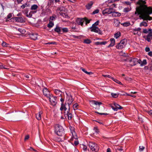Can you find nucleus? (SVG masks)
Here are the masks:
<instances>
[{"label":"nucleus","mask_w":152,"mask_h":152,"mask_svg":"<svg viewBox=\"0 0 152 152\" xmlns=\"http://www.w3.org/2000/svg\"><path fill=\"white\" fill-rule=\"evenodd\" d=\"M146 2L143 0H138L137 4L139 6L136 8L135 14L137 13L140 15L139 17L144 20H152V17L149 15L152 14V7H148L145 4Z\"/></svg>","instance_id":"obj_1"},{"label":"nucleus","mask_w":152,"mask_h":152,"mask_svg":"<svg viewBox=\"0 0 152 152\" xmlns=\"http://www.w3.org/2000/svg\"><path fill=\"white\" fill-rule=\"evenodd\" d=\"M55 133L59 136L64 135L65 132L63 127L59 124H57L55 126Z\"/></svg>","instance_id":"obj_2"},{"label":"nucleus","mask_w":152,"mask_h":152,"mask_svg":"<svg viewBox=\"0 0 152 152\" xmlns=\"http://www.w3.org/2000/svg\"><path fill=\"white\" fill-rule=\"evenodd\" d=\"M67 95L66 100V104L67 103L68 105L69 110V106L70 105L72 104V103L73 101V99H72V96L71 95L69 94H67L66 93Z\"/></svg>","instance_id":"obj_3"},{"label":"nucleus","mask_w":152,"mask_h":152,"mask_svg":"<svg viewBox=\"0 0 152 152\" xmlns=\"http://www.w3.org/2000/svg\"><path fill=\"white\" fill-rule=\"evenodd\" d=\"M88 145L89 147L92 151H97L98 150L99 148L97 145L94 143L89 142Z\"/></svg>","instance_id":"obj_4"},{"label":"nucleus","mask_w":152,"mask_h":152,"mask_svg":"<svg viewBox=\"0 0 152 152\" xmlns=\"http://www.w3.org/2000/svg\"><path fill=\"white\" fill-rule=\"evenodd\" d=\"M90 104L92 106H93L94 105H95L96 106V107H94L96 109H99L100 105L102 104V103L101 102H98L97 101L94 100L90 101Z\"/></svg>","instance_id":"obj_5"},{"label":"nucleus","mask_w":152,"mask_h":152,"mask_svg":"<svg viewBox=\"0 0 152 152\" xmlns=\"http://www.w3.org/2000/svg\"><path fill=\"white\" fill-rule=\"evenodd\" d=\"M48 98L52 105L53 106L56 105L57 103L56 97L50 96Z\"/></svg>","instance_id":"obj_6"},{"label":"nucleus","mask_w":152,"mask_h":152,"mask_svg":"<svg viewBox=\"0 0 152 152\" xmlns=\"http://www.w3.org/2000/svg\"><path fill=\"white\" fill-rule=\"evenodd\" d=\"M125 42L126 40L125 39L121 40V42L116 46V48L118 49H122L125 46L126 44Z\"/></svg>","instance_id":"obj_7"},{"label":"nucleus","mask_w":152,"mask_h":152,"mask_svg":"<svg viewBox=\"0 0 152 152\" xmlns=\"http://www.w3.org/2000/svg\"><path fill=\"white\" fill-rule=\"evenodd\" d=\"M94 25H92L91 27L90 28L91 31L98 33L99 34H101L102 32L100 29L96 26H94Z\"/></svg>","instance_id":"obj_8"},{"label":"nucleus","mask_w":152,"mask_h":152,"mask_svg":"<svg viewBox=\"0 0 152 152\" xmlns=\"http://www.w3.org/2000/svg\"><path fill=\"white\" fill-rule=\"evenodd\" d=\"M70 129L71 130V133L72 134V137L70 139L71 141H72L73 140V138L75 139H77V136L76 134V133L74 131V128L71 127H70Z\"/></svg>","instance_id":"obj_9"},{"label":"nucleus","mask_w":152,"mask_h":152,"mask_svg":"<svg viewBox=\"0 0 152 152\" xmlns=\"http://www.w3.org/2000/svg\"><path fill=\"white\" fill-rule=\"evenodd\" d=\"M111 107L115 111H117L118 110L121 109L123 108L122 107L116 103H114V106H111Z\"/></svg>","instance_id":"obj_10"},{"label":"nucleus","mask_w":152,"mask_h":152,"mask_svg":"<svg viewBox=\"0 0 152 152\" xmlns=\"http://www.w3.org/2000/svg\"><path fill=\"white\" fill-rule=\"evenodd\" d=\"M138 59L137 58H133L130 59L129 61L130 63V65L131 66L135 65L138 63Z\"/></svg>","instance_id":"obj_11"},{"label":"nucleus","mask_w":152,"mask_h":152,"mask_svg":"<svg viewBox=\"0 0 152 152\" xmlns=\"http://www.w3.org/2000/svg\"><path fill=\"white\" fill-rule=\"evenodd\" d=\"M69 111L68 109L66 111H65L64 115L65 117H67L69 120H71L72 118V114L69 113Z\"/></svg>","instance_id":"obj_12"},{"label":"nucleus","mask_w":152,"mask_h":152,"mask_svg":"<svg viewBox=\"0 0 152 152\" xmlns=\"http://www.w3.org/2000/svg\"><path fill=\"white\" fill-rule=\"evenodd\" d=\"M85 19L83 18H78L77 20L76 21L77 23L79 25H81V26H83V23L85 21Z\"/></svg>","instance_id":"obj_13"},{"label":"nucleus","mask_w":152,"mask_h":152,"mask_svg":"<svg viewBox=\"0 0 152 152\" xmlns=\"http://www.w3.org/2000/svg\"><path fill=\"white\" fill-rule=\"evenodd\" d=\"M113 11V9L112 8L106 9L103 11V13L104 14H111Z\"/></svg>","instance_id":"obj_14"},{"label":"nucleus","mask_w":152,"mask_h":152,"mask_svg":"<svg viewBox=\"0 0 152 152\" xmlns=\"http://www.w3.org/2000/svg\"><path fill=\"white\" fill-rule=\"evenodd\" d=\"M43 92L44 95L47 97H48L50 95V93L47 88H45L43 90Z\"/></svg>","instance_id":"obj_15"},{"label":"nucleus","mask_w":152,"mask_h":152,"mask_svg":"<svg viewBox=\"0 0 152 152\" xmlns=\"http://www.w3.org/2000/svg\"><path fill=\"white\" fill-rule=\"evenodd\" d=\"M143 37L145 38V40L148 42H150L152 39V35L149 33L146 37Z\"/></svg>","instance_id":"obj_16"},{"label":"nucleus","mask_w":152,"mask_h":152,"mask_svg":"<svg viewBox=\"0 0 152 152\" xmlns=\"http://www.w3.org/2000/svg\"><path fill=\"white\" fill-rule=\"evenodd\" d=\"M68 144H69V142L68 141L67 142H62L61 143V146L64 148L66 149L67 147L69 146Z\"/></svg>","instance_id":"obj_17"},{"label":"nucleus","mask_w":152,"mask_h":152,"mask_svg":"<svg viewBox=\"0 0 152 152\" xmlns=\"http://www.w3.org/2000/svg\"><path fill=\"white\" fill-rule=\"evenodd\" d=\"M29 37L32 39L35 40L37 39V35L36 34H31L29 35Z\"/></svg>","instance_id":"obj_18"},{"label":"nucleus","mask_w":152,"mask_h":152,"mask_svg":"<svg viewBox=\"0 0 152 152\" xmlns=\"http://www.w3.org/2000/svg\"><path fill=\"white\" fill-rule=\"evenodd\" d=\"M15 20L17 22L23 23L24 22L23 18L22 17H18L15 18Z\"/></svg>","instance_id":"obj_19"},{"label":"nucleus","mask_w":152,"mask_h":152,"mask_svg":"<svg viewBox=\"0 0 152 152\" xmlns=\"http://www.w3.org/2000/svg\"><path fill=\"white\" fill-rule=\"evenodd\" d=\"M42 113V112L41 111H39L38 114H36V117L37 119L40 120L41 119V115Z\"/></svg>","instance_id":"obj_20"},{"label":"nucleus","mask_w":152,"mask_h":152,"mask_svg":"<svg viewBox=\"0 0 152 152\" xmlns=\"http://www.w3.org/2000/svg\"><path fill=\"white\" fill-rule=\"evenodd\" d=\"M110 40L111 42V43L108 46V47L113 46L115 43V40L114 39L111 38L110 39Z\"/></svg>","instance_id":"obj_21"},{"label":"nucleus","mask_w":152,"mask_h":152,"mask_svg":"<svg viewBox=\"0 0 152 152\" xmlns=\"http://www.w3.org/2000/svg\"><path fill=\"white\" fill-rule=\"evenodd\" d=\"M112 15L113 17L120 16H121V14L118 12H115L113 10L112 13Z\"/></svg>","instance_id":"obj_22"},{"label":"nucleus","mask_w":152,"mask_h":152,"mask_svg":"<svg viewBox=\"0 0 152 152\" xmlns=\"http://www.w3.org/2000/svg\"><path fill=\"white\" fill-rule=\"evenodd\" d=\"M64 109L65 111H66L67 110V108L65 107V105H64L63 103H62L61 104V106L60 107V110L61 111H62Z\"/></svg>","instance_id":"obj_23"},{"label":"nucleus","mask_w":152,"mask_h":152,"mask_svg":"<svg viewBox=\"0 0 152 152\" xmlns=\"http://www.w3.org/2000/svg\"><path fill=\"white\" fill-rule=\"evenodd\" d=\"M54 93L57 95H60V96L61 97V94L62 92L59 90L55 89L54 91Z\"/></svg>","instance_id":"obj_24"},{"label":"nucleus","mask_w":152,"mask_h":152,"mask_svg":"<svg viewBox=\"0 0 152 152\" xmlns=\"http://www.w3.org/2000/svg\"><path fill=\"white\" fill-rule=\"evenodd\" d=\"M93 3L92 2H90L86 5V8L88 10L90 9L93 5Z\"/></svg>","instance_id":"obj_25"},{"label":"nucleus","mask_w":152,"mask_h":152,"mask_svg":"<svg viewBox=\"0 0 152 152\" xmlns=\"http://www.w3.org/2000/svg\"><path fill=\"white\" fill-rule=\"evenodd\" d=\"M38 8V6L36 4H34L31 6V10H36Z\"/></svg>","instance_id":"obj_26"},{"label":"nucleus","mask_w":152,"mask_h":152,"mask_svg":"<svg viewBox=\"0 0 152 152\" xmlns=\"http://www.w3.org/2000/svg\"><path fill=\"white\" fill-rule=\"evenodd\" d=\"M107 43V42L105 41L99 42H97L95 43V44L96 45H104Z\"/></svg>","instance_id":"obj_27"},{"label":"nucleus","mask_w":152,"mask_h":152,"mask_svg":"<svg viewBox=\"0 0 152 152\" xmlns=\"http://www.w3.org/2000/svg\"><path fill=\"white\" fill-rule=\"evenodd\" d=\"M37 11H31L28 14H27V16L31 18L32 16V14L33 13H36L37 12Z\"/></svg>","instance_id":"obj_28"},{"label":"nucleus","mask_w":152,"mask_h":152,"mask_svg":"<svg viewBox=\"0 0 152 152\" xmlns=\"http://www.w3.org/2000/svg\"><path fill=\"white\" fill-rule=\"evenodd\" d=\"M54 23L50 20L49 23L48 24L47 26L49 28H51L54 26Z\"/></svg>","instance_id":"obj_29"},{"label":"nucleus","mask_w":152,"mask_h":152,"mask_svg":"<svg viewBox=\"0 0 152 152\" xmlns=\"http://www.w3.org/2000/svg\"><path fill=\"white\" fill-rule=\"evenodd\" d=\"M121 35V33L120 32L118 31L117 33H116L114 34V37L116 38L117 39Z\"/></svg>","instance_id":"obj_30"},{"label":"nucleus","mask_w":152,"mask_h":152,"mask_svg":"<svg viewBox=\"0 0 152 152\" xmlns=\"http://www.w3.org/2000/svg\"><path fill=\"white\" fill-rule=\"evenodd\" d=\"M140 26L141 27L142 26L146 27L148 25L147 23L146 22L143 21L140 23Z\"/></svg>","instance_id":"obj_31"},{"label":"nucleus","mask_w":152,"mask_h":152,"mask_svg":"<svg viewBox=\"0 0 152 152\" xmlns=\"http://www.w3.org/2000/svg\"><path fill=\"white\" fill-rule=\"evenodd\" d=\"M54 31L56 32L59 33L61 31V28L58 27H56L54 29Z\"/></svg>","instance_id":"obj_32"},{"label":"nucleus","mask_w":152,"mask_h":152,"mask_svg":"<svg viewBox=\"0 0 152 152\" xmlns=\"http://www.w3.org/2000/svg\"><path fill=\"white\" fill-rule=\"evenodd\" d=\"M114 23L115 26H118L120 23L119 21L117 20H114Z\"/></svg>","instance_id":"obj_33"},{"label":"nucleus","mask_w":152,"mask_h":152,"mask_svg":"<svg viewBox=\"0 0 152 152\" xmlns=\"http://www.w3.org/2000/svg\"><path fill=\"white\" fill-rule=\"evenodd\" d=\"M78 104L77 103H76L74 104L73 105V108L74 110H77L78 109Z\"/></svg>","instance_id":"obj_34"},{"label":"nucleus","mask_w":152,"mask_h":152,"mask_svg":"<svg viewBox=\"0 0 152 152\" xmlns=\"http://www.w3.org/2000/svg\"><path fill=\"white\" fill-rule=\"evenodd\" d=\"M91 41L88 39H86L84 40V42L85 43L87 44H89L91 43Z\"/></svg>","instance_id":"obj_35"},{"label":"nucleus","mask_w":152,"mask_h":152,"mask_svg":"<svg viewBox=\"0 0 152 152\" xmlns=\"http://www.w3.org/2000/svg\"><path fill=\"white\" fill-rule=\"evenodd\" d=\"M18 30L23 34H24L26 32V31L25 29H22V28H18Z\"/></svg>","instance_id":"obj_36"},{"label":"nucleus","mask_w":152,"mask_h":152,"mask_svg":"<svg viewBox=\"0 0 152 152\" xmlns=\"http://www.w3.org/2000/svg\"><path fill=\"white\" fill-rule=\"evenodd\" d=\"M1 45L2 46L4 47H8L9 44L7 43L6 42H3L1 44Z\"/></svg>","instance_id":"obj_37"},{"label":"nucleus","mask_w":152,"mask_h":152,"mask_svg":"<svg viewBox=\"0 0 152 152\" xmlns=\"http://www.w3.org/2000/svg\"><path fill=\"white\" fill-rule=\"evenodd\" d=\"M57 18L56 16L54 15H53L52 17H51L50 18V20H55L56 18Z\"/></svg>","instance_id":"obj_38"},{"label":"nucleus","mask_w":152,"mask_h":152,"mask_svg":"<svg viewBox=\"0 0 152 152\" xmlns=\"http://www.w3.org/2000/svg\"><path fill=\"white\" fill-rule=\"evenodd\" d=\"M131 10V8L126 7L124 9V12H127Z\"/></svg>","instance_id":"obj_39"},{"label":"nucleus","mask_w":152,"mask_h":152,"mask_svg":"<svg viewBox=\"0 0 152 152\" xmlns=\"http://www.w3.org/2000/svg\"><path fill=\"white\" fill-rule=\"evenodd\" d=\"M111 95L114 98H117L118 96V94H114L113 93H111Z\"/></svg>","instance_id":"obj_40"},{"label":"nucleus","mask_w":152,"mask_h":152,"mask_svg":"<svg viewBox=\"0 0 152 152\" xmlns=\"http://www.w3.org/2000/svg\"><path fill=\"white\" fill-rule=\"evenodd\" d=\"M84 19H85V22L86 24L87 25L88 23H89L90 22L91 20H88L86 18H84Z\"/></svg>","instance_id":"obj_41"},{"label":"nucleus","mask_w":152,"mask_h":152,"mask_svg":"<svg viewBox=\"0 0 152 152\" xmlns=\"http://www.w3.org/2000/svg\"><path fill=\"white\" fill-rule=\"evenodd\" d=\"M149 32V29H143V30L142 32L145 34L148 33Z\"/></svg>","instance_id":"obj_42"},{"label":"nucleus","mask_w":152,"mask_h":152,"mask_svg":"<svg viewBox=\"0 0 152 152\" xmlns=\"http://www.w3.org/2000/svg\"><path fill=\"white\" fill-rule=\"evenodd\" d=\"M102 76L104 77H107L109 78H111L112 79H113L114 78L112 77H111L109 75H102Z\"/></svg>","instance_id":"obj_43"},{"label":"nucleus","mask_w":152,"mask_h":152,"mask_svg":"<svg viewBox=\"0 0 152 152\" xmlns=\"http://www.w3.org/2000/svg\"><path fill=\"white\" fill-rule=\"evenodd\" d=\"M147 64L146 60L145 59L144 60L142 61V63L141 64V66H142L144 65H145Z\"/></svg>","instance_id":"obj_44"},{"label":"nucleus","mask_w":152,"mask_h":152,"mask_svg":"<svg viewBox=\"0 0 152 152\" xmlns=\"http://www.w3.org/2000/svg\"><path fill=\"white\" fill-rule=\"evenodd\" d=\"M139 148V150L140 152L143 151L145 148V147L143 146H140Z\"/></svg>","instance_id":"obj_45"},{"label":"nucleus","mask_w":152,"mask_h":152,"mask_svg":"<svg viewBox=\"0 0 152 152\" xmlns=\"http://www.w3.org/2000/svg\"><path fill=\"white\" fill-rule=\"evenodd\" d=\"M130 23L129 22H126L124 23H123V26H127L130 25Z\"/></svg>","instance_id":"obj_46"},{"label":"nucleus","mask_w":152,"mask_h":152,"mask_svg":"<svg viewBox=\"0 0 152 152\" xmlns=\"http://www.w3.org/2000/svg\"><path fill=\"white\" fill-rule=\"evenodd\" d=\"M28 6V5L27 4H25L22 6H21V7L22 9H23L26 7H27Z\"/></svg>","instance_id":"obj_47"},{"label":"nucleus","mask_w":152,"mask_h":152,"mask_svg":"<svg viewBox=\"0 0 152 152\" xmlns=\"http://www.w3.org/2000/svg\"><path fill=\"white\" fill-rule=\"evenodd\" d=\"M99 12V10L98 9H96L92 13V14L93 15L95 14L98 13Z\"/></svg>","instance_id":"obj_48"},{"label":"nucleus","mask_w":152,"mask_h":152,"mask_svg":"<svg viewBox=\"0 0 152 152\" xmlns=\"http://www.w3.org/2000/svg\"><path fill=\"white\" fill-rule=\"evenodd\" d=\"M115 82L116 83H117L118 84H121V85H122V83H121L120 82L119 80H117V79H115L114 78L113 79Z\"/></svg>","instance_id":"obj_49"},{"label":"nucleus","mask_w":152,"mask_h":152,"mask_svg":"<svg viewBox=\"0 0 152 152\" xmlns=\"http://www.w3.org/2000/svg\"><path fill=\"white\" fill-rule=\"evenodd\" d=\"M147 112L149 115L152 116V110L147 111Z\"/></svg>","instance_id":"obj_50"},{"label":"nucleus","mask_w":152,"mask_h":152,"mask_svg":"<svg viewBox=\"0 0 152 152\" xmlns=\"http://www.w3.org/2000/svg\"><path fill=\"white\" fill-rule=\"evenodd\" d=\"M53 0H49L48 4L50 5H52L53 4Z\"/></svg>","instance_id":"obj_51"},{"label":"nucleus","mask_w":152,"mask_h":152,"mask_svg":"<svg viewBox=\"0 0 152 152\" xmlns=\"http://www.w3.org/2000/svg\"><path fill=\"white\" fill-rule=\"evenodd\" d=\"M141 29L140 28H137L134 29L133 31H134L137 32L138 31H140Z\"/></svg>","instance_id":"obj_52"},{"label":"nucleus","mask_w":152,"mask_h":152,"mask_svg":"<svg viewBox=\"0 0 152 152\" xmlns=\"http://www.w3.org/2000/svg\"><path fill=\"white\" fill-rule=\"evenodd\" d=\"M123 150V149L121 147H118L116 148V152H118V151H122Z\"/></svg>","instance_id":"obj_53"},{"label":"nucleus","mask_w":152,"mask_h":152,"mask_svg":"<svg viewBox=\"0 0 152 152\" xmlns=\"http://www.w3.org/2000/svg\"><path fill=\"white\" fill-rule=\"evenodd\" d=\"M62 30L64 32H67L68 31L67 28H63Z\"/></svg>","instance_id":"obj_54"},{"label":"nucleus","mask_w":152,"mask_h":152,"mask_svg":"<svg viewBox=\"0 0 152 152\" xmlns=\"http://www.w3.org/2000/svg\"><path fill=\"white\" fill-rule=\"evenodd\" d=\"M94 130L96 133H98L99 132L98 129L96 127H94Z\"/></svg>","instance_id":"obj_55"},{"label":"nucleus","mask_w":152,"mask_h":152,"mask_svg":"<svg viewBox=\"0 0 152 152\" xmlns=\"http://www.w3.org/2000/svg\"><path fill=\"white\" fill-rule=\"evenodd\" d=\"M29 138V135H26L25 137L24 140L26 141V140H27Z\"/></svg>","instance_id":"obj_56"},{"label":"nucleus","mask_w":152,"mask_h":152,"mask_svg":"<svg viewBox=\"0 0 152 152\" xmlns=\"http://www.w3.org/2000/svg\"><path fill=\"white\" fill-rule=\"evenodd\" d=\"M99 21V20H97L95 23H94V24L93 25H94V26H97L98 25Z\"/></svg>","instance_id":"obj_57"},{"label":"nucleus","mask_w":152,"mask_h":152,"mask_svg":"<svg viewBox=\"0 0 152 152\" xmlns=\"http://www.w3.org/2000/svg\"><path fill=\"white\" fill-rule=\"evenodd\" d=\"M7 69L8 68L4 67L3 65H0V69Z\"/></svg>","instance_id":"obj_58"},{"label":"nucleus","mask_w":152,"mask_h":152,"mask_svg":"<svg viewBox=\"0 0 152 152\" xmlns=\"http://www.w3.org/2000/svg\"><path fill=\"white\" fill-rule=\"evenodd\" d=\"M95 113H97L98 114H99L101 115H107L108 114L107 113H99L97 112H95Z\"/></svg>","instance_id":"obj_59"},{"label":"nucleus","mask_w":152,"mask_h":152,"mask_svg":"<svg viewBox=\"0 0 152 152\" xmlns=\"http://www.w3.org/2000/svg\"><path fill=\"white\" fill-rule=\"evenodd\" d=\"M80 69L82 70L85 73H88V72H87L86 71L85 69H83V68H81Z\"/></svg>","instance_id":"obj_60"},{"label":"nucleus","mask_w":152,"mask_h":152,"mask_svg":"<svg viewBox=\"0 0 152 152\" xmlns=\"http://www.w3.org/2000/svg\"><path fill=\"white\" fill-rule=\"evenodd\" d=\"M12 16V14L11 13L9 14L7 16V18L8 19H9Z\"/></svg>","instance_id":"obj_61"},{"label":"nucleus","mask_w":152,"mask_h":152,"mask_svg":"<svg viewBox=\"0 0 152 152\" xmlns=\"http://www.w3.org/2000/svg\"><path fill=\"white\" fill-rule=\"evenodd\" d=\"M83 149L84 151H86L87 149V147L86 146L83 145Z\"/></svg>","instance_id":"obj_62"},{"label":"nucleus","mask_w":152,"mask_h":152,"mask_svg":"<svg viewBox=\"0 0 152 152\" xmlns=\"http://www.w3.org/2000/svg\"><path fill=\"white\" fill-rule=\"evenodd\" d=\"M74 143L75 145H77L79 144V142L78 141H75Z\"/></svg>","instance_id":"obj_63"},{"label":"nucleus","mask_w":152,"mask_h":152,"mask_svg":"<svg viewBox=\"0 0 152 152\" xmlns=\"http://www.w3.org/2000/svg\"><path fill=\"white\" fill-rule=\"evenodd\" d=\"M150 49L149 48L146 47L145 48V50L146 52H148L150 51Z\"/></svg>","instance_id":"obj_64"}]
</instances>
